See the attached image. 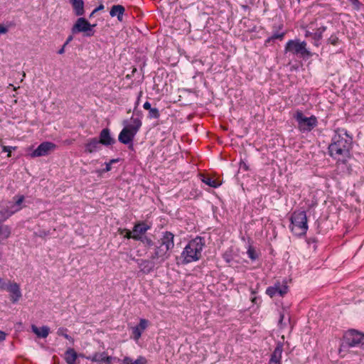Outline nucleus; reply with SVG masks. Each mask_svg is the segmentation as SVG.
I'll use <instances>...</instances> for the list:
<instances>
[{
	"mask_svg": "<svg viewBox=\"0 0 364 364\" xmlns=\"http://www.w3.org/2000/svg\"><path fill=\"white\" fill-rule=\"evenodd\" d=\"M55 146V144L52 142H43L31 154V156L34 158L46 156L51 150L54 149Z\"/></svg>",
	"mask_w": 364,
	"mask_h": 364,
	"instance_id": "nucleus-10",
	"label": "nucleus"
},
{
	"mask_svg": "<svg viewBox=\"0 0 364 364\" xmlns=\"http://www.w3.org/2000/svg\"><path fill=\"white\" fill-rule=\"evenodd\" d=\"M101 149L100 142L96 137L89 139L85 144V152L92 154Z\"/></svg>",
	"mask_w": 364,
	"mask_h": 364,
	"instance_id": "nucleus-16",
	"label": "nucleus"
},
{
	"mask_svg": "<svg viewBox=\"0 0 364 364\" xmlns=\"http://www.w3.org/2000/svg\"><path fill=\"white\" fill-rule=\"evenodd\" d=\"M223 258L227 262H230L232 260L230 256L227 252L223 255Z\"/></svg>",
	"mask_w": 364,
	"mask_h": 364,
	"instance_id": "nucleus-44",
	"label": "nucleus"
},
{
	"mask_svg": "<svg viewBox=\"0 0 364 364\" xmlns=\"http://www.w3.org/2000/svg\"><path fill=\"white\" fill-rule=\"evenodd\" d=\"M6 290L11 293V301L12 303H16L22 296L20 287L16 282H9Z\"/></svg>",
	"mask_w": 364,
	"mask_h": 364,
	"instance_id": "nucleus-13",
	"label": "nucleus"
},
{
	"mask_svg": "<svg viewBox=\"0 0 364 364\" xmlns=\"http://www.w3.org/2000/svg\"><path fill=\"white\" fill-rule=\"evenodd\" d=\"M112 357L109 356L107 355V353L105 352L104 355V363H107V364H109L112 362Z\"/></svg>",
	"mask_w": 364,
	"mask_h": 364,
	"instance_id": "nucleus-38",
	"label": "nucleus"
},
{
	"mask_svg": "<svg viewBox=\"0 0 364 364\" xmlns=\"http://www.w3.org/2000/svg\"><path fill=\"white\" fill-rule=\"evenodd\" d=\"M283 345L279 343L271 355L268 364H281Z\"/></svg>",
	"mask_w": 364,
	"mask_h": 364,
	"instance_id": "nucleus-17",
	"label": "nucleus"
},
{
	"mask_svg": "<svg viewBox=\"0 0 364 364\" xmlns=\"http://www.w3.org/2000/svg\"><path fill=\"white\" fill-rule=\"evenodd\" d=\"M202 181L210 187L217 188L219 186V183L217 181L208 176H203Z\"/></svg>",
	"mask_w": 364,
	"mask_h": 364,
	"instance_id": "nucleus-29",
	"label": "nucleus"
},
{
	"mask_svg": "<svg viewBox=\"0 0 364 364\" xmlns=\"http://www.w3.org/2000/svg\"><path fill=\"white\" fill-rule=\"evenodd\" d=\"M8 29L7 28L4 27V26L0 24V34H4L7 33Z\"/></svg>",
	"mask_w": 364,
	"mask_h": 364,
	"instance_id": "nucleus-43",
	"label": "nucleus"
},
{
	"mask_svg": "<svg viewBox=\"0 0 364 364\" xmlns=\"http://www.w3.org/2000/svg\"><path fill=\"white\" fill-rule=\"evenodd\" d=\"M148 321L146 319L141 318L139 321V323L132 328V333L134 335V338L137 341L141 336L142 332L147 327Z\"/></svg>",
	"mask_w": 364,
	"mask_h": 364,
	"instance_id": "nucleus-18",
	"label": "nucleus"
},
{
	"mask_svg": "<svg viewBox=\"0 0 364 364\" xmlns=\"http://www.w3.org/2000/svg\"><path fill=\"white\" fill-rule=\"evenodd\" d=\"M150 229V226L146 225L145 223H138L134 225L132 232L133 239L134 240H139L141 239L147 230Z\"/></svg>",
	"mask_w": 364,
	"mask_h": 364,
	"instance_id": "nucleus-12",
	"label": "nucleus"
},
{
	"mask_svg": "<svg viewBox=\"0 0 364 364\" xmlns=\"http://www.w3.org/2000/svg\"><path fill=\"white\" fill-rule=\"evenodd\" d=\"M77 358V354L73 348H68L65 353V360L67 364H76L75 361Z\"/></svg>",
	"mask_w": 364,
	"mask_h": 364,
	"instance_id": "nucleus-23",
	"label": "nucleus"
},
{
	"mask_svg": "<svg viewBox=\"0 0 364 364\" xmlns=\"http://www.w3.org/2000/svg\"><path fill=\"white\" fill-rule=\"evenodd\" d=\"M15 146H2V151L4 152H8V156H11V153L12 150H15Z\"/></svg>",
	"mask_w": 364,
	"mask_h": 364,
	"instance_id": "nucleus-35",
	"label": "nucleus"
},
{
	"mask_svg": "<svg viewBox=\"0 0 364 364\" xmlns=\"http://www.w3.org/2000/svg\"><path fill=\"white\" fill-rule=\"evenodd\" d=\"M65 46H64V45H63V47L58 51V53L63 54L65 53Z\"/></svg>",
	"mask_w": 364,
	"mask_h": 364,
	"instance_id": "nucleus-47",
	"label": "nucleus"
},
{
	"mask_svg": "<svg viewBox=\"0 0 364 364\" xmlns=\"http://www.w3.org/2000/svg\"><path fill=\"white\" fill-rule=\"evenodd\" d=\"M67 328H59L57 331V334L58 336H63L65 338L68 339V341H70L71 343H73L74 342V339L70 336H69L68 333H67Z\"/></svg>",
	"mask_w": 364,
	"mask_h": 364,
	"instance_id": "nucleus-30",
	"label": "nucleus"
},
{
	"mask_svg": "<svg viewBox=\"0 0 364 364\" xmlns=\"http://www.w3.org/2000/svg\"><path fill=\"white\" fill-rule=\"evenodd\" d=\"M105 168L103 170L104 172H108L112 168V164H109V162L105 163Z\"/></svg>",
	"mask_w": 364,
	"mask_h": 364,
	"instance_id": "nucleus-41",
	"label": "nucleus"
},
{
	"mask_svg": "<svg viewBox=\"0 0 364 364\" xmlns=\"http://www.w3.org/2000/svg\"><path fill=\"white\" fill-rule=\"evenodd\" d=\"M132 124L125 126L120 132L118 140L124 144H128L129 149H133V140L141 127V121L139 118H131Z\"/></svg>",
	"mask_w": 364,
	"mask_h": 364,
	"instance_id": "nucleus-4",
	"label": "nucleus"
},
{
	"mask_svg": "<svg viewBox=\"0 0 364 364\" xmlns=\"http://www.w3.org/2000/svg\"><path fill=\"white\" fill-rule=\"evenodd\" d=\"M137 105H138V102H136V106H137ZM136 107H135V108L134 109V112L135 113H136Z\"/></svg>",
	"mask_w": 364,
	"mask_h": 364,
	"instance_id": "nucleus-52",
	"label": "nucleus"
},
{
	"mask_svg": "<svg viewBox=\"0 0 364 364\" xmlns=\"http://www.w3.org/2000/svg\"><path fill=\"white\" fill-rule=\"evenodd\" d=\"M173 247L174 235L169 231L164 232L158 243L152 248L151 259L136 260L140 271L145 274H149L154 269L155 261L159 264L164 262L170 257V252Z\"/></svg>",
	"mask_w": 364,
	"mask_h": 364,
	"instance_id": "nucleus-1",
	"label": "nucleus"
},
{
	"mask_svg": "<svg viewBox=\"0 0 364 364\" xmlns=\"http://www.w3.org/2000/svg\"><path fill=\"white\" fill-rule=\"evenodd\" d=\"M284 33H278L276 32L272 34V36L267 40V41H269L270 40H274V39H280L282 40L284 36Z\"/></svg>",
	"mask_w": 364,
	"mask_h": 364,
	"instance_id": "nucleus-34",
	"label": "nucleus"
},
{
	"mask_svg": "<svg viewBox=\"0 0 364 364\" xmlns=\"http://www.w3.org/2000/svg\"><path fill=\"white\" fill-rule=\"evenodd\" d=\"M283 319H284V315L280 314V318H279V323H281L282 322Z\"/></svg>",
	"mask_w": 364,
	"mask_h": 364,
	"instance_id": "nucleus-49",
	"label": "nucleus"
},
{
	"mask_svg": "<svg viewBox=\"0 0 364 364\" xmlns=\"http://www.w3.org/2000/svg\"><path fill=\"white\" fill-rule=\"evenodd\" d=\"M20 208H17L14 211H9L7 209L0 210V223L5 221L9 217H11L16 211H18Z\"/></svg>",
	"mask_w": 364,
	"mask_h": 364,
	"instance_id": "nucleus-28",
	"label": "nucleus"
},
{
	"mask_svg": "<svg viewBox=\"0 0 364 364\" xmlns=\"http://www.w3.org/2000/svg\"><path fill=\"white\" fill-rule=\"evenodd\" d=\"M247 254L249 258L252 261H255L258 258V255H257L255 248L252 246L249 247V248L247 251Z\"/></svg>",
	"mask_w": 364,
	"mask_h": 364,
	"instance_id": "nucleus-32",
	"label": "nucleus"
},
{
	"mask_svg": "<svg viewBox=\"0 0 364 364\" xmlns=\"http://www.w3.org/2000/svg\"><path fill=\"white\" fill-rule=\"evenodd\" d=\"M288 287L286 284H281L279 282L274 284V286L269 287L266 290V294L271 298L277 294L283 296L287 293Z\"/></svg>",
	"mask_w": 364,
	"mask_h": 364,
	"instance_id": "nucleus-11",
	"label": "nucleus"
},
{
	"mask_svg": "<svg viewBox=\"0 0 364 364\" xmlns=\"http://www.w3.org/2000/svg\"><path fill=\"white\" fill-rule=\"evenodd\" d=\"M125 12V9L123 6L117 4L113 5L110 9L109 15L112 17L117 16V20L120 22L123 21V15Z\"/></svg>",
	"mask_w": 364,
	"mask_h": 364,
	"instance_id": "nucleus-19",
	"label": "nucleus"
},
{
	"mask_svg": "<svg viewBox=\"0 0 364 364\" xmlns=\"http://www.w3.org/2000/svg\"><path fill=\"white\" fill-rule=\"evenodd\" d=\"M95 26L96 24H90V22L87 21L85 18L80 17L77 19L71 31L73 33L82 32L85 33V36L91 37L95 34V31L93 30V28Z\"/></svg>",
	"mask_w": 364,
	"mask_h": 364,
	"instance_id": "nucleus-9",
	"label": "nucleus"
},
{
	"mask_svg": "<svg viewBox=\"0 0 364 364\" xmlns=\"http://www.w3.org/2000/svg\"><path fill=\"white\" fill-rule=\"evenodd\" d=\"M23 200H24V196H18V199L16 200L15 205H20L23 203Z\"/></svg>",
	"mask_w": 364,
	"mask_h": 364,
	"instance_id": "nucleus-39",
	"label": "nucleus"
},
{
	"mask_svg": "<svg viewBox=\"0 0 364 364\" xmlns=\"http://www.w3.org/2000/svg\"><path fill=\"white\" fill-rule=\"evenodd\" d=\"M9 282L6 283L3 279L0 278V290H6Z\"/></svg>",
	"mask_w": 364,
	"mask_h": 364,
	"instance_id": "nucleus-37",
	"label": "nucleus"
},
{
	"mask_svg": "<svg viewBox=\"0 0 364 364\" xmlns=\"http://www.w3.org/2000/svg\"><path fill=\"white\" fill-rule=\"evenodd\" d=\"M130 258H131V260L135 261L136 262V260H137L136 259H135L134 257H133L132 256L130 257Z\"/></svg>",
	"mask_w": 364,
	"mask_h": 364,
	"instance_id": "nucleus-51",
	"label": "nucleus"
},
{
	"mask_svg": "<svg viewBox=\"0 0 364 364\" xmlns=\"http://www.w3.org/2000/svg\"><path fill=\"white\" fill-rule=\"evenodd\" d=\"M6 333L2 331H0V342L4 341L6 339Z\"/></svg>",
	"mask_w": 364,
	"mask_h": 364,
	"instance_id": "nucleus-42",
	"label": "nucleus"
},
{
	"mask_svg": "<svg viewBox=\"0 0 364 364\" xmlns=\"http://www.w3.org/2000/svg\"><path fill=\"white\" fill-rule=\"evenodd\" d=\"M327 29V26H319L316 31L314 33V43L315 46H318L320 45V41L322 38L323 33L326 31Z\"/></svg>",
	"mask_w": 364,
	"mask_h": 364,
	"instance_id": "nucleus-24",
	"label": "nucleus"
},
{
	"mask_svg": "<svg viewBox=\"0 0 364 364\" xmlns=\"http://www.w3.org/2000/svg\"><path fill=\"white\" fill-rule=\"evenodd\" d=\"M143 108L149 111L148 118L157 119L160 117V112L156 107H151V103L148 101L143 105Z\"/></svg>",
	"mask_w": 364,
	"mask_h": 364,
	"instance_id": "nucleus-21",
	"label": "nucleus"
},
{
	"mask_svg": "<svg viewBox=\"0 0 364 364\" xmlns=\"http://www.w3.org/2000/svg\"><path fill=\"white\" fill-rule=\"evenodd\" d=\"M341 347H359L364 348V333L354 329L348 331L344 334Z\"/></svg>",
	"mask_w": 364,
	"mask_h": 364,
	"instance_id": "nucleus-6",
	"label": "nucleus"
},
{
	"mask_svg": "<svg viewBox=\"0 0 364 364\" xmlns=\"http://www.w3.org/2000/svg\"><path fill=\"white\" fill-rule=\"evenodd\" d=\"M342 159L337 160V169L340 173L342 174H350L352 171L351 165L348 163L349 160L351 159L350 157H342Z\"/></svg>",
	"mask_w": 364,
	"mask_h": 364,
	"instance_id": "nucleus-14",
	"label": "nucleus"
},
{
	"mask_svg": "<svg viewBox=\"0 0 364 364\" xmlns=\"http://www.w3.org/2000/svg\"><path fill=\"white\" fill-rule=\"evenodd\" d=\"M291 232L298 235L306 234L308 230L307 217L304 210L294 211L290 218Z\"/></svg>",
	"mask_w": 364,
	"mask_h": 364,
	"instance_id": "nucleus-5",
	"label": "nucleus"
},
{
	"mask_svg": "<svg viewBox=\"0 0 364 364\" xmlns=\"http://www.w3.org/2000/svg\"><path fill=\"white\" fill-rule=\"evenodd\" d=\"M127 232V235H125V237L127 239L132 238L133 239V232H131L129 230H124Z\"/></svg>",
	"mask_w": 364,
	"mask_h": 364,
	"instance_id": "nucleus-40",
	"label": "nucleus"
},
{
	"mask_svg": "<svg viewBox=\"0 0 364 364\" xmlns=\"http://www.w3.org/2000/svg\"><path fill=\"white\" fill-rule=\"evenodd\" d=\"M242 167L246 171L248 170V166L245 164H244Z\"/></svg>",
	"mask_w": 364,
	"mask_h": 364,
	"instance_id": "nucleus-50",
	"label": "nucleus"
},
{
	"mask_svg": "<svg viewBox=\"0 0 364 364\" xmlns=\"http://www.w3.org/2000/svg\"><path fill=\"white\" fill-rule=\"evenodd\" d=\"M339 43L338 38L335 35H331L328 39V43H330L333 46H336Z\"/></svg>",
	"mask_w": 364,
	"mask_h": 364,
	"instance_id": "nucleus-33",
	"label": "nucleus"
},
{
	"mask_svg": "<svg viewBox=\"0 0 364 364\" xmlns=\"http://www.w3.org/2000/svg\"><path fill=\"white\" fill-rule=\"evenodd\" d=\"M11 235V228L6 225H0V242L8 239Z\"/></svg>",
	"mask_w": 364,
	"mask_h": 364,
	"instance_id": "nucleus-26",
	"label": "nucleus"
},
{
	"mask_svg": "<svg viewBox=\"0 0 364 364\" xmlns=\"http://www.w3.org/2000/svg\"><path fill=\"white\" fill-rule=\"evenodd\" d=\"M73 39V36H69L66 40V41L64 43V46H66L70 41H72Z\"/></svg>",
	"mask_w": 364,
	"mask_h": 364,
	"instance_id": "nucleus-46",
	"label": "nucleus"
},
{
	"mask_svg": "<svg viewBox=\"0 0 364 364\" xmlns=\"http://www.w3.org/2000/svg\"><path fill=\"white\" fill-rule=\"evenodd\" d=\"M204 246L205 243L201 237H196L189 241L181 255L183 259L182 263L188 264L199 260Z\"/></svg>",
	"mask_w": 364,
	"mask_h": 364,
	"instance_id": "nucleus-3",
	"label": "nucleus"
},
{
	"mask_svg": "<svg viewBox=\"0 0 364 364\" xmlns=\"http://www.w3.org/2000/svg\"><path fill=\"white\" fill-rule=\"evenodd\" d=\"M352 142V137L345 129H337L328 146L329 155L336 160L350 157Z\"/></svg>",
	"mask_w": 364,
	"mask_h": 364,
	"instance_id": "nucleus-2",
	"label": "nucleus"
},
{
	"mask_svg": "<svg viewBox=\"0 0 364 364\" xmlns=\"http://www.w3.org/2000/svg\"><path fill=\"white\" fill-rule=\"evenodd\" d=\"M71 4L74 13L76 16H82L85 13L83 0H69Z\"/></svg>",
	"mask_w": 364,
	"mask_h": 364,
	"instance_id": "nucleus-20",
	"label": "nucleus"
},
{
	"mask_svg": "<svg viewBox=\"0 0 364 364\" xmlns=\"http://www.w3.org/2000/svg\"><path fill=\"white\" fill-rule=\"evenodd\" d=\"M314 32H311L310 31H306L305 36L311 37L312 38V40H314Z\"/></svg>",
	"mask_w": 364,
	"mask_h": 364,
	"instance_id": "nucleus-45",
	"label": "nucleus"
},
{
	"mask_svg": "<svg viewBox=\"0 0 364 364\" xmlns=\"http://www.w3.org/2000/svg\"><path fill=\"white\" fill-rule=\"evenodd\" d=\"M284 52L293 55H299L302 58L310 57L311 53L306 48V43L299 39L289 40L285 46Z\"/></svg>",
	"mask_w": 364,
	"mask_h": 364,
	"instance_id": "nucleus-8",
	"label": "nucleus"
},
{
	"mask_svg": "<svg viewBox=\"0 0 364 364\" xmlns=\"http://www.w3.org/2000/svg\"><path fill=\"white\" fill-rule=\"evenodd\" d=\"M105 8L104 5L102 4H100L97 8H95L92 13L90 15V18H92L95 14H96L97 11L103 10Z\"/></svg>",
	"mask_w": 364,
	"mask_h": 364,
	"instance_id": "nucleus-36",
	"label": "nucleus"
},
{
	"mask_svg": "<svg viewBox=\"0 0 364 364\" xmlns=\"http://www.w3.org/2000/svg\"><path fill=\"white\" fill-rule=\"evenodd\" d=\"M122 363L124 364H146L147 360L144 356H139L135 360L130 357L126 356L123 358Z\"/></svg>",
	"mask_w": 364,
	"mask_h": 364,
	"instance_id": "nucleus-25",
	"label": "nucleus"
},
{
	"mask_svg": "<svg viewBox=\"0 0 364 364\" xmlns=\"http://www.w3.org/2000/svg\"><path fill=\"white\" fill-rule=\"evenodd\" d=\"M98 141L100 144L105 146H110L115 143V139L112 137L110 131L108 128L103 129L100 133V139Z\"/></svg>",
	"mask_w": 364,
	"mask_h": 364,
	"instance_id": "nucleus-15",
	"label": "nucleus"
},
{
	"mask_svg": "<svg viewBox=\"0 0 364 364\" xmlns=\"http://www.w3.org/2000/svg\"><path fill=\"white\" fill-rule=\"evenodd\" d=\"M256 299H257V298H256V297L253 298V299H252V302L255 303V302H256Z\"/></svg>",
	"mask_w": 364,
	"mask_h": 364,
	"instance_id": "nucleus-53",
	"label": "nucleus"
},
{
	"mask_svg": "<svg viewBox=\"0 0 364 364\" xmlns=\"http://www.w3.org/2000/svg\"><path fill=\"white\" fill-rule=\"evenodd\" d=\"M313 24H314L313 23H311L310 28H312Z\"/></svg>",
	"mask_w": 364,
	"mask_h": 364,
	"instance_id": "nucleus-54",
	"label": "nucleus"
},
{
	"mask_svg": "<svg viewBox=\"0 0 364 364\" xmlns=\"http://www.w3.org/2000/svg\"><path fill=\"white\" fill-rule=\"evenodd\" d=\"M32 331L39 338H46L50 332L49 327L43 326L41 328L37 327L35 325L31 326Z\"/></svg>",
	"mask_w": 364,
	"mask_h": 364,
	"instance_id": "nucleus-22",
	"label": "nucleus"
},
{
	"mask_svg": "<svg viewBox=\"0 0 364 364\" xmlns=\"http://www.w3.org/2000/svg\"><path fill=\"white\" fill-rule=\"evenodd\" d=\"M119 161V159H111L109 162L110 164H112L114 163H117Z\"/></svg>",
	"mask_w": 364,
	"mask_h": 364,
	"instance_id": "nucleus-48",
	"label": "nucleus"
},
{
	"mask_svg": "<svg viewBox=\"0 0 364 364\" xmlns=\"http://www.w3.org/2000/svg\"><path fill=\"white\" fill-rule=\"evenodd\" d=\"M294 118L298 124L299 129L302 132H311L318 125L317 118L314 115L305 117L301 110H297Z\"/></svg>",
	"mask_w": 364,
	"mask_h": 364,
	"instance_id": "nucleus-7",
	"label": "nucleus"
},
{
	"mask_svg": "<svg viewBox=\"0 0 364 364\" xmlns=\"http://www.w3.org/2000/svg\"><path fill=\"white\" fill-rule=\"evenodd\" d=\"M104 355L105 352L102 353H95L91 355H89L87 357V358L92 362H97V363H104Z\"/></svg>",
	"mask_w": 364,
	"mask_h": 364,
	"instance_id": "nucleus-27",
	"label": "nucleus"
},
{
	"mask_svg": "<svg viewBox=\"0 0 364 364\" xmlns=\"http://www.w3.org/2000/svg\"><path fill=\"white\" fill-rule=\"evenodd\" d=\"M138 241L141 242L146 247H150L153 246V248L154 247L155 245H156L158 243V242L154 243L151 238H149V237H148L147 236H145V235L143 236Z\"/></svg>",
	"mask_w": 364,
	"mask_h": 364,
	"instance_id": "nucleus-31",
	"label": "nucleus"
}]
</instances>
